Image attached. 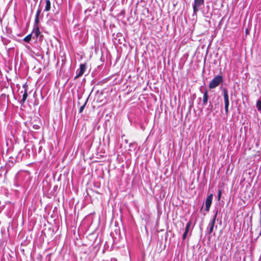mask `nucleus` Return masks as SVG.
I'll use <instances>...</instances> for the list:
<instances>
[{
  "label": "nucleus",
  "instance_id": "nucleus-1",
  "mask_svg": "<svg viewBox=\"0 0 261 261\" xmlns=\"http://www.w3.org/2000/svg\"><path fill=\"white\" fill-rule=\"evenodd\" d=\"M223 81V76L221 75H217L216 76L210 83L209 88L210 89H214L218 87Z\"/></svg>",
  "mask_w": 261,
  "mask_h": 261
},
{
  "label": "nucleus",
  "instance_id": "nucleus-2",
  "mask_svg": "<svg viewBox=\"0 0 261 261\" xmlns=\"http://www.w3.org/2000/svg\"><path fill=\"white\" fill-rule=\"evenodd\" d=\"M218 212L217 211L216 212L215 215L213 217L212 219L210 221L207 228H206V232L208 234H210L212 233L215 224L216 219L217 216Z\"/></svg>",
  "mask_w": 261,
  "mask_h": 261
},
{
  "label": "nucleus",
  "instance_id": "nucleus-3",
  "mask_svg": "<svg viewBox=\"0 0 261 261\" xmlns=\"http://www.w3.org/2000/svg\"><path fill=\"white\" fill-rule=\"evenodd\" d=\"M223 94V97H224V105H225V111L226 114L228 113V107H229V95L228 93L227 90L224 88L222 90Z\"/></svg>",
  "mask_w": 261,
  "mask_h": 261
},
{
  "label": "nucleus",
  "instance_id": "nucleus-4",
  "mask_svg": "<svg viewBox=\"0 0 261 261\" xmlns=\"http://www.w3.org/2000/svg\"><path fill=\"white\" fill-rule=\"evenodd\" d=\"M204 5V0H194L193 4V12L196 14L200 7Z\"/></svg>",
  "mask_w": 261,
  "mask_h": 261
},
{
  "label": "nucleus",
  "instance_id": "nucleus-5",
  "mask_svg": "<svg viewBox=\"0 0 261 261\" xmlns=\"http://www.w3.org/2000/svg\"><path fill=\"white\" fill-rule=\"evenodd\" d=\"M86 69V65L85 64L80 65V69L76 70V75L75 78L76 79L80 76H81L85 72Z\"/></svg>",
  "mask_w": 261,
  "mask_h": 261
},
{
  "label": "nucleus",
  "instance_id": "nucleus-6",
  "mask_svg": "<svg viewBox=\"0 0 261 261\" xmlns=\"http://www.w3.org/2000/svg\"><path fill=\"white\" fill-rule=\"evenodd\" d=\"M213 194H211L205 200V211L208 212L212 202Z\"/></svg>",
  "mask_w": 261,
  "mask_h": 261
},
{
  "label": "nucleus",
  "instance_id": "nucleus-7",
  "mask_svg": "<svg viewBox=\"0 0 261 261\" xmlns=\"http://www.w3.org/2000/svg\"><path fill=\"white\" fill-rule=\"evenodd\" d=\"M192 225V222L191 221H189L186 226L185 232L182 235V240H184L186 239V237H187L188 233H189L190 227Z\"/></svg>",
  "mask_w": 261,
  "mask_h": 261
},
{
  "label": "nucleus",
  "instance_id": "nucleus-8",
  "mask_svg": "<svg viewBox=\"0 0 261 261\" xmlns=\"http://www.w3.org/2000/svg\"><path fill=\"white\" fill-rule=\"evenodd\" d=\"M41 12V9L40 7H39L37 11L36 15H35V25H38L39 22V15H40Z\"/></svg>",
  "mask_w": 261,
  "mask_h": 261
},
{
  "label": "nucleus",
  "instance_id": "nucleus-9",
  "mask_svg": "<svg viewBox=\"0 0 261 261\" xmlns=\"http://www.w3.org/2000/svg\"><path fill=\"white\" fill-rule=\"evenodd\" d=\"M41 12V9L40 7H39L37 11L36 15H35V25H38L39 22V15H40Z\"/></svg>",
  "mask_w": 261,
  "mask_h": 261
},
{
  "label": "nucleus",
  "instance_id": "nucleus-10",
  "mask_svg": "<svg viewBox=\"0 0 261 261\" xmlns=\"http://www.w3.org/2000/svg\"><path fill=\"white\" fill-rule=\"evenodd\" d=\"M208 92L206 90H205L203 93V105L205 106L208 101Z\"/></svg>",
  "mask_w": 261,
  "mask_h": 261
},
{
  "label": "nucleus",
  "instance_id": "nucleus-11",
  "mask_svg": "<svg viewBox=\"0 0 261 261\" xmlns=\"http://www.w3.org/2000/svg\"><path fill=\"white\" fill-rule=\"evenodd\" d=\"M32 34H34L36 38H37L39 36V35L40 34V32L39 30L38 24L37 25H35Z\"/></svg>",
  "mask_w": 261,
  "mask_h": 261
},
{
  "label": "nucleus",
  "instance_id": "nucleus-12",
  "mask_svg": "<svg viewBox=\"0 0 261 261\" xmlns=\"http://www.w3.org/2000/svg\"><path fill=\"white\" fill-rule=\"evenodd\" d=\"M45 9L44 11H49L50 10L51 3L50 0H45Z\"/></svg>",
  "mask_w": 261,
  "mask_h": 261
},
{
  "label": "nucleus",
  "instance_id": "nucleus-13",
  "mask_svg": "<svg viewBox=\"0 0 261 261\" xmlns=\"http://www.w3.org/2000/svg\"><path fill=\"white\" fill-rule=\"evenodd\" d=\"M28 94L27 90L25 89V90L23 92V95H22V98L20 101V103L23 105L24 103V102L25 101V100L28 97Z\"/></svg>",
  "mask_w": 261,
  "mask_h": 261
},
{
  "label": "nucleus",
  "instance_id": "nucleus-14",
  "mask_svg": "<svg viewBox=\"0 0 261 261\" xmlns=\"http://www.w3.org/2000/svg\"><path fill=\"white\" fill-rule=\"evenodd\" d=\"M32 34H30L28 35H27L23 39V41L26 42H29L32 38Z\"/></svg>",
  "mask_w": 261,
  "mask_h": 261
},
{
  "label": "nucleus",
  "instance_id": "nucleus-15",
  "mask_svg": "<svg viewBox=\"0 0 261 261\" xmlns=\"http://www.w3.org/2000/svg\"><path fill=\"white\" fill-rule=\"evenodd\" d=\"M256 107L257 108V110L258 111H261V101L260 100H258L256 102Z\"/></svg>",
  "mask_w": 261,
  "mask_h": 261
},
{
  "label": "nucleus",
  "instance_id": "nucleus-16",
  "mask_svg": "<svg viewBox=\"0 0 261 261\" xmlns=\"http://www.w3.org/2000/svg\"><path fill=\"white\" fill-rule=\"evenodd\" d=\"M86 104V102L83 106H82L80 107V110H79L80 113H82L83 112V110L84 109V108L85 107Z\"/></svg>",
  "mask_w": 261,
  "mask_h": 261
},
{
  "label": "nucleus",
  "instance_id": "nucleus-17",
  "mask_svg": "<svg viewBox=\"0 0 261 261\" xmlns=\"http://www.w3.org/2000/svg\"><path fill=\"white\" fill-rule=\"evenodd\" d=\"M221 190H219L218 194V199L219 200L221 198Z\"/></svg>",
  "mask_w": 261,
  "mask_h": 261
},
{
  "label": "nucleus",
  "instance_id": "nucleus-18",
  "mask_svg": "<svg viewBox=\"0 0 261 261\" xmlns=\"http://www.w3.org/2000/svg\"><path fill=\"white\" fill-rule=\"evenodd\" d=\"M260 225L261 226V211L260 212V220H259Z\"/></svg>",
  "mask_w": 261,
  "mask_h": 261
},
{
  "label": "nucleus",
  "instance_id": "nucleus-19",
  "mask_svg": "<svg viewBox=\"0 0 261 261\" xmlns=\"http://www.w3.org/2000/svg\"><path fill=\"white\" fill-rule=\"evenodd\" d=\"M135 143H131L129 144V147H133V145Z\"/></svg>",
  "mask_w": 261,
  "mask_h": 261
},
{
  "label": "nucleus",
  "instance_id": "nucleus-20",
  "mask_svg": "<svg viewBox=\"0 0 261 261\" xmlns=\"http://www.w3.org/2000/svg\"><path fill=\"white\" fill-rule=\"evenodd\" d=\"M135 143H131L129 144V147H133V145Z\"/></svg>",
  "mask_w": 261,
  "mask_h": 261
},
{
  "label": "nucleus",
  "instance_id": "nucleus-21",
  "mask_svg": "<svg viewBox=\"0 0 261 261\" xmlns=\"http://www.w3.org/2000/svg\"><path fill=\"white\" fill-rule=\"evenodd\" d=\"M258 261H261V257H260Z\"/></svg>",
  "mask_w": 261,
  "mask_h": 261
}]
</instances>
